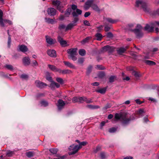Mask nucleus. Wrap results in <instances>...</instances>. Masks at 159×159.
I'll use <instances>...</instances> for the list:
<instances>
[{
  "label": "nucleus",
  "mask_w": 159,
  "mask_h": 159,
  "mask_svg": "<svg viewBox=\"0 0 159 159\" xmlns=\"http://www.w3.org/2000/svg\"><path fill=\"white\" fill-rule=\"evenodd\" d=\"M135 118L133 115L130 116L127 111H125L120 113V121L123 125L127 124L130 121Z\"/></svg>",
  "instance_id": "nucleus-1"
},
{
  "label": "nucleus",
  "mask_w": 159,
  "mask_h": 159,
  "mask_svg": "<svg viewBox=\"0 0 159 159\" xmlns=\"http://www.w3.org/2000/svg\"><path fill=\"white\" fill-rule=\"evenodd\" d=\"M134 27V24H128L125 29L126 31H130L133 32L136 35L138 38L141 37L143 35L141 30L142 29V27L139 25H137L135 29H133Z\"/></svg>",
  "instance_id": "nucleus-2"
},
{
  "label": "nucleus",
  "mask_w": 159,
  "mask_h": 159,
  "mask_svg": "<svg viewBox=\"0 0 159 159\" xmlns=\"http://www.w3.org/2000/svg\"><path fill=\"white\" fill-rule=\"evenodd\" d=\"M157 26H159V21H154L151 23L150 25L147 24L144 27V30L148 32H152L153 31L154 27Z\"/></svg>",
  "instance_id": "nucleus-3"
},
{
  "label": "nucleus",
  "mask_w": 159,
  "mask_h": 159,
  "mask_svg": "<svg viewBox=\"0 0 159 159\" xmlns=\"http://www.w3.org/2000/svg\"><path fill=\"white\" fill-rule=\"evenodd\" d=\"M77 48H72L67 50V53L69 54V58H71L73 61H75L77 58L75 56L77 54Z\"/></svg>",
  "instance_id": "nucleus-4"
},
{
  "label": "nucleus",
  "mask_w": 159,
  "mask_h": 159,
  "mask_svg": "<svg viewBox=\"0 0 159 159\" xmlns=\"http://www.w3.org/2000/svg\"><path fill=\"white\" fill-rule=\"evenodd\" d=\"M136 6L137 7H141L145 12L148 11L146 3L142 0H138L136 2Z\"/></svg>",
  "instance_id": "nucleus-5"
},
{
  "label": "nucleus",
  "mask_w": 159,
  "mask_h": 159,
  "mask_svg": "<svg viewBox=\"0 0 159 159\" xmlns=\"http://www.w3.org/2000/svg\"><path fill=\"white\" fill-rule=\"evenodd\" d=\"M80 148L78 145H75L74 144L70 146L69 148V149L70 152H69V154L70 155L75 154L76 153L79 149Z\"/></svg>",
  "instance_id": "nucleus-6"
},
{
  "label": "nucleus",
  "mask_w": 159,
  "mask_h": 159,
  "mask_svg": "<svg viewBox=\"0 0 159 159\" xmlns=\"http://www.w3.org/2000/svg\"><path fill=\"white\" fill-rule=\"evenodd\" d=\"M45 38L46 42L49 44L52 45L57 43V41L55 39H52L49 36L47 35L45 36Z\"/></svg>",
  "instance_id": "nucleus-7"
},
{
  "label": "nucleus",
  "mask_w": 159,
  "mask_h": 159,
  "mask_svg": "<svg viewBox=\"0 0 159 159\" xmlns=\"http://www.w3.org/2000/svg\"><path fill=\"white\" fill-rule=\"evenodd\" d=\"M68 103L67 102H65L61 99H59L58 101V104H57L58 109L59 110H61L63 108L65 104Z\"/></svg>",
  "instance_id": "nucleus-8"
},
{
  "label": "nucleus",
  "mask_w": 159,
  "mask_h": 159,
  "mask_svg": "<svg viewBox=\"0 0 159 159\" xmlns=\"http://www.w3.org/2000/svg\"><path fill=\"white\" fill-rule=\"evenodd\" d=\"M94 1L93 0H88L85 3L84 6V8L86 10H88L90 7H91L93 4Z\"/></svg>",
  "instance_id": "nucleus-9"
},
{
  "label": "nucleus",
  "mask_w": 159,
  "mask_h": 159,
  "mask_svg": "<svg viewBox=\"0 0 159 159\" xmlns=\"http://www.w3.org/2000/svg\"><path fill=\"white\" fill-rule=\"evenodd\" d=\"M58 41L60 43L61 45L63 47H65L68 46V45L65 40H63L62 38L60 36L57 37Z\"/></svg>",
  "instance_id": "nucleus-10"
},
{
  "label": "nucleus",
  "mask_w": 159,
  "mask_h": 159,
  "mask_svg": "<svg viewBox=\"0 0 159 159\" xmlns=\"http://www.w3.org/2000/svg\"><path fill=\"white\" fill-rule=\"evenodd\" d=\"M48 55L51 57H56L57 56L56 51L53 49H49L47 51Z\"/></svg>",
  "instance_id": "nucleus-11"
},
{
  "label": "nucleus",
  "mask_w": 159,
  "mask_h": 159,
  "mask_svg": "<svg viewBox=\"0 0 159 159\" xmlns=\"http://www.w3.org/2000/svg\"><path fill=\"white\" fill-rule=\"evenodd\" d=\"M47 12L49 15L54 16L56 14V11L54 8L50 7L48 9Z\"/></svg>",
  "instance_id": "nucleus-12"
},
{
  "label": "nucleus",
  "mask_w": 159,
  "mask_h": 159,
  "mask_svg": "<svg viewBox=\"0 0 159 159\" xmlns=\"http://www.w3.org/2000/svg\"><path fill=\"white\" fill-rule=\"evenodd\" d=\"M35 84L36 86L40 88H44L47 86L46 84L40 82L39 80L36 81L35 82Z\"/></svg>",
  "instance_id": "nucleus-13"
},
{
  "label": "nucleus",
  "mask_w": 159,
  "mask_h": 159,
  "mask_svg": "<svg viewBox=\"0 0 159 159\" xmlns=\"http://www.w3.org/2000/svg\"><path fill=\"white\" fill-rule=\"evenodd\" d=\"M23 64L25 66H28L30 64V60L29 57H25L22 59Z\"/></svg>",
  "instance_id": "nucleus-14"
},
{
  "label": "nucleus",
  "mask_w": 159,
  "mask_h": 159,
  "mask_svg": "<svg viewBox=\"0 0 159 159\" xmlns=\"http://www.w3.org/2000/svg\"><path fill=\"white\" fill-rule=\"evenodd\" d=\"M18 47L19 50L24 53L27 52L28 50L27 47L25 45H19Z\"/></svg>",
  "instance_id": "nucleus-15"
},
{
  "label": "nucleus",
  "mask_w": 159,
  "mask_h": 159,
  "mask_svg": "<svg viewBox=\"0 0 159 159\" xmlns=\"http://www.w3.org/2000/svg\"><path fill=\"white\" fill-rule=\"evenodd\" d=\"M61 2L59 1L55 0L52 2V4L53 5L56 6L57 9L59 11H61V7L60 6Z\"/></svg>",
  "instance_id": "nucleus-16"
},
{
  "label": "nucleus",
  "mask_w": 159,
  "mask_h": 159,
  "mask_svg": "<svg viewBox=\"0 0 159 159\" xmlns=\"http://www.w3.org/2000/svg\"><path fill=\"white\" fill-rule=\"evenodd\" d=\"M102 50L103 51H108L109 53L111 52L113 50V48L108 45H107L103 47Z\"/></svg>",
  "instance_id": "nucleus-17"
},
{
  "label": "nucleus",
  "mask_w": 159,
  "mask_h": 159,
  "mask_svg": "<svg viewBox=\"0 0 159 159\" xmlns=\"http://www.w3.org/2000/svg\"><path fill=\"white\" fill-rule=\"evenodd\" d=\"M51 83L50 84L49 87L51 88L52 89H55V87H56L57 88L59 87L60 85L59 84L53 81L51 82Z\"/></svg>",
  "instance_id": "nucleus-18"
},
{
  "label": "nucleus",
  "mask_w": 159,
  "mask_h": 159,
  "mask_svg": "<svg viewBox=\"0 0 159 159\" xmlns=\"http://www.w3.org/2000/svg\"><path fill=\"white\" fill-rule=\"evenodd\" d=\"M48 66L49 69L52 71L58 72L59 69L57 68L55 66L49 64L48 65Z\"/></svg>",
  "instance_id": "nucleus-19"
},
{
  "label": "nucleus",
  "mask_w": 159,
  "mask_h": 159,
  "mask_svg": "<svg viewBox=\"0 0 159 159\" xmlns=\"http://www.w3.org/2000/svg\"><path fill=\"white\" fill-rule=\"evenodd\" d=\"M82 12L81 10L78 9H76V12L74 11L72 12V15L73 16H77L79 15H81L82 13Z\"/></svg>",
  "instance_id": "nucleus-20"
},
{
  "label": "nucleus",
  "mask_w": 159,
  "mask_h": 159,
  "mask_svg": "<svg viewBox=\"0 0 159 159\" xmlns=\"http://www.w3.org/2000/svg\"><path fill=\"white\" fill-rule=\"evenodd\" d=\"M3 13L2 10H0V25L2 27H4L5 25L3 23L2 16Z\"/></svg>",
  "instance_id": "nucleus-21"
},
{
  "label": "nucleus",
  "mask_w": 159,
  "mask_h": 159,
  "mask_svg": "<svg viewBox=\"0 0 159 159\" xmlns=\"http://www.w3.org/2000/svg\"><path fill=\"white\" fill-rule=\"evenodd\" d=\"M63 63L66 66H67L71 68L75 69V66L71 63L66 61H64Z\"/></svg>",
  "instance_id": "nucleus-22"
},
{
  "label": "nucleus",
  "mask_w": 159,
  "mask_h": 159,
  "mask_svg": "<svg viewBox=\"0 0 159 159\" xmlns=\"http://www.w3.org/2000/svg\"><path fill=\"white\" fill-rule=\"evenodd\" d=\"M119 120V114L118 113H116L115 114V117L112 120V122L113 123H115L116 121Z\"/></svg>",
  "instance_id": "nucleus-23"
},
{
  "label": "nucleus",
  "mask_w": 159,
  "mask_h": 159,
  "mask_svg": "<svg viewBox=\"0 0 159 159\" xmlns=\"http://www.w3.org/2000/svg\"><path fill=\"white\" fill-rule=\"evenodd\" d=\"M91 7L93 10L99 12L100 11V9L96 4H93L91 6Z\"/></svg>",
  "instance_id": "nucleus-24"
},
{
  "label": "nucleus",
  "mask_w": 159,
  "mask_h": 159,
  "mask_svg": "<svg viewBox=\"0 0 159 159\" xmlns=\"http://www.w3.org/2000/svg\"><path fill=\"white\" fill-rule=\"evenodd\" d=\"M127 48V47H123L120 48V56L122 55L123 53H125L126 51Z\"/></svg>",
  "instance_id": "nucleus-25"
},
{
  "label": "nucleus",
  "mask_w": 159,
  "mask_h": 159,
  "mask_svg": "<svg viewBox=\"0 0 159 159\" xmlns=\"http://www.w3.org/2000/svg\"><path fill=\"white\" fill-rule=\"evenodd\" d=\"M45 20L46 22L49 24H53L54 22V20L53 19L49 18H45Z\"/></svg>",
  "instance_id": "nucleus-26"
},
{
  "label": "nucleus",
  "mask_w": 159,
  "mask_h": 159,
  "mask_svg": "<svg viewBox=\"0 0 159 159\" xmlns=\"http://www.w3.org/2000/svg\"><path fill=\"white\" fill-rule=\"evenodd\" d=\"M87 107L91 109H96L99 108L98 106L93 105H88L87 106Z\"/></svg>",
  "instance_id": "nucleus-27"
},
{
  "label": "nucleus",
  "mask_w": 159,
  "mask_h": 159,
  "mask_svg": "<svg viewBox=\"0 0 159 159\" xmlns=\"http://www.w3.org/2000/svg\"><path fill=\"white\" fill-rule=\"evenodd\" d=\"M106 90V89L105 88H101L96 91L97 92L100 93L101 94L105 93Z\"/></svg>",
  "instance_id": "nucleus-28"
},
{
  "label": "nucleus",
  "mask_w": 159,
  "mask_h": 159,
  "mask_svg": "<svg viewBox=\"0 0 159 159\" xmlns=\"http://www.w3.org/2000/svg\"><path fill=\"white\" fill-rule=\"evenodd\" d=\"M118 128L117 127H114L110 128L109 129L108 131L111 133H112L116 132Z\"/></svg>",
  "instance_id": "nucleus-29"
},
{
  "label": "nucleus",
  "mask_w": 159,
  "mask_h": 159,
  "mask_svg": "<svg viewBox=\"0 0 159 159\" xmlns=\"http://www.w3.org/2000/svg\"><path fill=\"white\" fill-rule=\"evenodd\" d=\"M144 62L146 64L149 65H154L155 64V63L153 61H149V60H145L144 61Z\"/></svg>",
  "instance_id": "nucleus-30"
},
{
  "label": "nucleus",
  "mask_w": 159,
  "mask_h": 159,
  "mask_svg": "<svg viewBox=\"0 0 159 159\" xmlns=\"http://www.w3.org/2000/svg\"><path fill=\"white\" fill-rule=\"evenodd\" d=\"M107 21L109 23L111 24L115 23L117 22V20H113L111 18H107L106 19Z\"/></svg>",
  "instance_id": "nucleus-31"
},
{
  "label": "nucleus",
  "mask_w": 159,
  "mask_h": 159,
  "mask_svg": "<svg viewBox=\"0 0 159 159\" xmlns=\"http://www.w3.org/2000/svg\"><path fill=\"white\" fill-rule=\"evenodd\" d=\"M145 113L143 109H140L136 112V114L139 116H142Z\"/></svg>",
  "instance_id": "nucleus-32"
},
{
  "label": "nucleus",
  "mask_w": 159,
  "mask_h": 159,
  "mask_svg": "<svg viewBox=\"0 0 159 159\" xmlns=\"http://www.w3.org/2000/svg\"><path fill=\"white\" fill-rule=\"evenodd\" d=\"M75 25L73 24L70 23L68 24L67 26L66 27V30H68L71 29Z\"/></svg>",
  "instance_id": "nucleus-33"
},
{
  "label": "nucleus",
  "mask_w": 159,
  "mask_h": 159,
  "mask_svg": "<svg viewBox=\"0 0 159 159\" xmlns=\"http://www.w3.org/2000/svg\"><path fill=\"white\" fill-rule=\"evenodd\" d=\"M79 54L81 56H84L86 54V51L84 49H81L79 50Z\"/></svg>",
  "instance_id": "nucleus-34"
},
{
  "label": "nucleus",
  "mask_w": 159,
  "mask_h": 159,
  "mask_svg": "<svg viewBox=\"0 0 159 159\" xmlns=\"http://www.w3.org/2000/svg\"><path fill=\"white\" fill-rule=\"evenodd\" d=\"M96 37L97 38V40H101L102 37V35L100 33H97L95 35Z\"/></svg>",
  "instance_id": "nucleus-35"
},
{
  "label": "nucleus",
  "mask_w": 159,
  "mask_h": 159,
  "mask_svg": "<svg viewBox=\"0 0 159 159\" xmlns=\"http://www.w3.org/2000/svg\"><path fill=\"white\" fill-rule=\"evenodd\" d=\"M4 67L10 70H13V66L11 65L7 64L4 66Z\"/></svg>",
  "instance_id": "nucleus-36"
},
{
  "label": "nucleus",
  "mask_w": 159,
  "mask_h": 159,
  "mask_svg": "<svg viewBox=\"0 0 159 159\" xmlns=\"http://www.w3.org/2000/svg\"><path fill=\"white\" fill-rule=\"evenodd\" d=\"M71 10L70 8L67 9L65 12V16L66 17L68 16L70 14Z\"/></svg>",
  "instance_id": "nucleus-37"
},
{
  "label": "nucleus",
  "mask_w": 159,
  "mask_h": 159,
  "mask_svg": "<svg viewBox=\"0 0 159 159\" xmlns=\"http://www.w3.org/2000/svg\"><path fill=\"white\" fill-rule=\"evenodd\" d=\"M34 152H29L26 153V155L28 157H31L34 155Z\"/></svg>",
  "instance_id": "nucleus-38"
},
{
  "label": "nucleus",
  "mask_w": 159,
  "mask_h": 159,
  "mask_svg": "<svg viewBox=\"0 0 159 159\" xmlns=\"http://www.w3.org/2000/svg\"><path fill=\"white\" fill-rule=\"evenodd\" d=\"M69 70H61L59 69L58 72L60 73H62L63 74H66L69 72Z\"/></svg>",
  "instance_id": "nucleus-39"
},
{
  "label": "nucleus",
  "mask_w": 159,
  "mask_h": 159,
  "mask_svg": "<svg viewBox=\"0 0 159 159\" xmlns=\"http://www.w3.org/2000/svg\"><path fill=\"white\" fill-rule=\"evenodd\" d=\"M58 151V149L57 148H51L49 149V151L51 153L53 154H56Z\"/></svg>",
  "instance_id": "nucleus-40"
},
{
  "label": "nucleus",
  "mask_w": 159,
  "mask_h": 159,
  "mask_svg": "<svg viewBox=\"0 0 159 159\" xmlns=\"http://www.w3.org/2000/svg\"><path fill=\"white\" fill-rule=\"evenodd\" d=\"M84 61V59L82 57L79 58L77 61V63L79 64H82Z\"/></svg>",
  "instance_id": "nucleus-41"
},
{
  "label": "nucleus",
  "mask_w": 159,
  "mask_h": 159,
  "mask_svg": "<svg viewBox=\"0 0 159 159\" xmlns=\"http://www.w3.org/2000/svg\"><path fill=\"white\" fill-rule=\"evenodd\" d=\"M92 68V66H89L87 70L86 74L87 75H89L91 72Z\"/></svg>",
  "instance_id": "nucleus-42"
},
{
  "label": "nucleus",
  "mask_w": 159,
  "mask_h": 159,
  "mask_svg": "<svg viewBox=\"0 0 159 159\" xmlns=\"http://www.w3.org/2000/svg\"><path fill=\"white\" fill-rule=\"evenodd\" d=\"M87 143L86 141H84L81 142H80L79 144V147L80 148V149L81 148L82 146H84L86 145Z\"/></svg>",
  "instance_id": "nucleus-43"
},
{
  "label": "nucleus",
  "mask_w": 159,
  "mask_h": 159,
  "mask_svg": "<svg viewBox=\"0 0 159 159\" xmlns=\"http://www.w3.org/2000/svg\"><path fill=\"white\" fill-rule=\"evenodd\" d=\"M105 76V74L103 72H101L98 74V77L101 78H102Z\"/></svg>",
  "instance_id": "nucleus-44"
},
{
  "label": "nucleus",
  "mask_w": 159,
  "mask_h": 159,
  "mask_svg": "<svg viewBox=\"0 0 159 159\" xmlns=\"http://www.w3.org/2000/svg\"><path fill=\"white\" fill-rule=\"evenodd\" d=\"M40 103L41 106L46 107L48 105V103L46 101H43L41 102Z\"/></svg>",
  "instance_id": "nucleus-45"
},
{
  "label": "nucleus",
  "mask_w": 159,
  "mask_h": 159,
  "mask_svg": "<svg viewBox=\"0 0 159 159\" xmlns=\"http://www.w3.org/2000/svg\"><path fill=\"white\" fill-rule=\"evenodd\" d=\"M79 102H85L86 100V98L85 97H79Z\"/></svg>",
  "instance_id": "nucleus-46"
},
{
  "label": "nucleus",
  "mask_w": 159,
  "mask_h": 159,
  "mask_svg": "<svg viewBox=\"0 0 159 159\" xmlns=\"http://www.w3.org/2000/svg\"><path fill=\"white\" fill-rule=\"evenodd\" d=\"M7 33L8 34V35H9V37L8 38V46L9 47L10 45V44L11 42V38L10 37V35L9 34V30H7Z\"/></svg>",
  "instance_id": "nucleus-47"
},
{
  "label": "nucleus",
  "mask_w": 159,
  "mask_h": 159,
  "mask_svg": "<svg viewBox=\"0 0 159 159\" xmlns=\"http://www.w3.org/2000/svg\"><path fill=\"white\" fill-rule=\"evenodd\" d=\"M3 23L4 24L8 23L9 25L12 24V22L11 21L7 19H3Z\"/></svg>",
  "instance_id": "nucleus-48"
},
{
  "label": "nucleus",
  "mask_w": 159,
  "mask_h": 159,
  "mask_svg": "<svg viewBox=\"0 0 159 159\" xmlns=\"http://www.w3.org/2000/svg\"><path fill=\"white\" fill-rule=\"evenodd\" d=\"M20 78L23 80H26L28 78V76L25 74H22L20 76Z\"/></svg>",
  "instance_id": "nucleus-49"
},
{
  "label": "nucleus",
  "mask_w": 159,
  "mask_h": 159,
  "mask_svg": "<svg viewBox=\"0 0 159 159\" xmlns=\"http://www.w3.org/2000/svg\"><path fill=\"white\" fill-rule=\"evenodd\" d=\"M72 101L74 103L79 102V97H74L72 99Z\"/></svg>",
  "instance_id": "nucleus-50"
},
{
  "label": "nucleus",
  "mask_w": 159,
  "mask_h": 159,
  "mask_svg": "<svg viewBox=\"0 0 159 159\" xmlns=\"http://www.w3.org/2000/svg\"><path fill=\"white\" fill-rule=\"evenodd\" d=\"M90 39V37H87L85 38V39H84L82 41L81 43L82 44H84L85 43H86L88 42V40L89 39Z\"/></svg>",
  "instance_id": "nucleus-51"
},
{
  "label": "nucleus",
  "mask_w": 159,
  "mask_h": 159,
  "mask_svg": "<svg viewBox=\"0 0 159 159\" xmlns=\"http://www.w3.org/2000/svg\"><path fill=\"white\" fill-rule=\"evenodd\" d=\"M131 73L132 75H134L136 77H139V74L135 71H133Z\"/></svg>",
  "instance_id": "nucleus-52"
},
{
  "label": "nucleus",
  "mask_w": 159,
  "mask_h": 159,
  "mask_svg": "<svg viewBox=\"0 0 159 159\" xmlns=\"http://www.w3.org/2000/svg\"><path fill=\"white\" fill-rule=\"evenodd\" d=\"M116 78V77L114 76H111L109 78V82L110 83L113 82L114 79Z\"/></svg>",
  "instance_id": "nucleus-53"
},
{
  "label": "nucleus",
  "mask_w": 159,
  "mask_h": 159,
  "mask_svg": "<svg viewBox=\"0 0 159 159\" xmlns=\"http://www.w3.org/2000/svg\"><path fill=\"white\" fill-rule=\"evenodd\" d=\"M103 25H100L99 26L97 27V31L98 32H100L103 29Z\"/></svg>",
  "instance_id": "nucleus-54"
},
{
  "label": "nucleus",
  "mask_w": 159,
  "mask_h": 159,
  "mask_svg": "<svg viewBox=\"0 0 159 159\" xmlns=\"http://www.w3.org/2000/svg\"><path fill=\"white\" fill-rule=\"evenodd\" d=\"M96 68L98 70H102L105 69V68L102 65H97Z\"/></svg>",
  "instance_id": "nucleus-55"
},
{
  "label": "nucleus",
  "mask_w": 159,
  "mask_h": 159,
  "mask_svg": "<svg viewBox=\"0 0 159 159\" xmlns=\"http://www.w3.org/2000/svg\"><path fill=\"white\" fill-rule=\"evenodd\" d=\"M105 28H104V30H105L106 32L108 31L109 30L111 29L110 27V26H109L106 25L105 24Z\"/></svg>",
  "instance_id": "nucleus-56"
},
{
  "label": "nucleus",
  "mask_w": 159,
  "mask_h": 159,
  "mask_svg": "<svg viewBox=\"0 0 159 159\" xmlns=\"http://www.w3.org/2000/svg\"><path fill=\"white\" fill-rule=\"evenodd\" d=\"M66 27L65 25L64 24H61L59 25L58 28L59 30H61L62 29H64Z\"/></svg>",
  "instance_id": "nucleus-57"
},
{
  "label": "nucleus",
  "mask_w": 159,
  "mask_h": 159,
  "mask_svg": "<svg viewBox=\"0 0 159 159\" xmlns=\"http://www.w3.org/2000/svg\"><path fill=\"white\" fill-rule=\"evenodd\" d=\"M56 80L57 82L61 84H62L63 83V80L62 79L60 78H57L56 79Z\"/></svg>",
  "instance_id": "nucleus-58"
},
{
  "label": "nucleus",
  "mask_w": 159,
  "mask_h": 159,
  "mask_svg": "<svg viewBox=\"0 0 159 159\" xmlns=\"http://www.w3.org/2000/svg\"><path fill=\"white\" fill-rule=\"evenodd\" d=\"M13 152L9 151L6 153V155L8 157H10L13 155Z\"/></svg>",
  "instance_id": "nucleus-59"
},
{
  "label": "nucleus",
  "mask_w": 159,
  "mask_h": 159,
  "mask_svg": "<svg viewBox=\"0 0 159 159\" xmlns=\"http://www.w3.org/2000/svg\"><path fill=\"white\" fill-rule=\"evenodd\" d=\"M84 23L85 25L87 26H90V23H89V21L87 20H84Z\"/></svg>",
  "instance_id": "nucleus-60"
},
{
  "label": "nucleus",
  "mask_w": 159,
  "mask_h": 159,
  "mask_svg": "<svg viewBox=\"0 0 159 159\" xmlns=\"http://www.w3.org/2000/svg\"><path fill=\"white\" fill-rule=\"evenodd\" d=\"M38 65V64L37 61L35 60L34 61L32 62V66H37Z\"/></svg>",
  "instance_id": "nucleus-61"
},
{
  "label": "nucleus",
  "mask_w": 159,
  "mask_h": 159,
  "mask_svg": "<svg viewBox=\"0 0 159 159\" xmlns=\"http://www.w3.org/2000/svg\"><path fill=\"white\" fill-rule=\"evenodd\" d=\"M79 19L77 17H75L74 19V20L73 21V23L74 25H75V24L78 21Z\"/></svg>",
  "instance_id": "nucleus-62"
},
{
  "label": "nucleus",
  "mask_w": 159,
  "mask_h": 159,
  "mask_svg": "<svg viewBox=\"0 0 159 159\" xmlns=\"http://www.w3.org/2000/svg\"><path fill=\"white\" fill-rule=\"evenodd\" d=\"M85 102L87 103H90L92 102V101L91 99H88L86 98V100H85Z\"/></svg>",
  "instance_id": "nucleus-63"
},
{
  "label": "nucleus",
  "mask_w": 159,
  "mask_h": 159,
  "mask_svg": "<svg viewBox=\"0 0 159 159\" xmlns=\"http://www.w3.org/2000/svg\"><path fill=\"white\" fill-rule=\"evenodd\" d=\"M90 15V13L89 12H86L84 15V16L85 17H88Z\"/></svg>",
  "instance_id": "nucleus-64"
}]
</instances>
